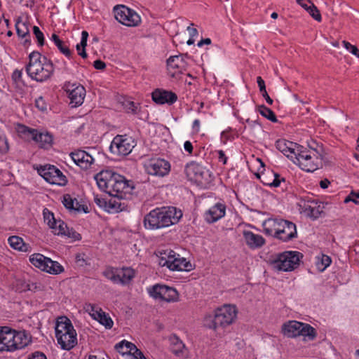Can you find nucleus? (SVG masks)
Instances as JSON below:
<instances>
[{
	"label": "nucleus",
	"instance_id": "obj_1",
	"mask_svg": "<svg viewBox=\"0 0 359 359\" xmlns=\"http://www.w3.org/2000/svg\"><path fill=\"white\" fill-rule=\"evenodd\" d=\"M95 180L101 190L118 199L126 198L134 189L131 182L111 170L100 171L95 175Z\"/></svg>",
	"mask_w": 359,
	"mask_h": 359
},
{
	"label": "nucleus",
	"instance_id": "obj_2",
	"mask_svg": "<svg viewBox=\"0 0 359 359\" xmlns=\"http://www.w3.org/2000/svg\"><path fill=\"white\" fill-rule=\"evenodd\" d=\"M182 217V211L175 207L156 208L145 215L143 225L147 230H157L177 224Z\"/></svg>",
	"mask_w": 359,
	"mask_h": 359
},
{
	"label": "nucleus",
	"instance_id": "obj_3",
	"mask_svg": "<svg viewBox=\"0 0 359 359\" xmlns=\"http://www.w3.org/2000/svg\"><path fill=\"white\" fill-rule=\"evenodd\" d=\"M29 59V63L26 66V72L32 80L41 83L52 76L54 72V65L50 60L41 55L37 51L31 53Z\"/></svg>",
	"mask_w": 359,
	"mask_h": 359
},
{
	"label": "nucleus",
	"instance_id": "obj_4",
	"mask_svg": "<svg viewBox=\"0 0 359 359\" xmlns=\"http://www.w3.org/2000/svg\"><path fill=\"white\" fill-rule=\"evenodd\" d=\"M264 232L266 235L287 242L297 237L296 225L290 221L282 219H269L263 223Z\"/></svg>",
	"mask_w": 359,
	"mask_h": 359
},
{
	"label": "nucleus",
	"instance_id": "obj_5",
	"mask_svg": "<svg viewBox=\"0 0 359 359\" xmlns=\"http://www.w3.org/2000/svg\"><path fill=\"white\" fill-rule=\"evenodd\" d=\"M237 316V309L233 305H224L215 311L213 316L205 319V325L215 331L224 329L232 324Z\"/></svg>",
	"mask_w": 359,
	"mask_h": 359
},
{
	"label": "nucleus",
	"instance_id": "obj_6",
	"mask_svg": "<svg viewBox=\"0 0 359 359\" xmlns=\"http://www.w3.org/2000/svg\"><path fill=\"white\" fill-rule=\"evenodd\" d=\"M296 149L297 151L294 158L293 160L294 163H297L302 170L309 172H313L322 166V158H320V154L316 150H307V148L301 145Z\"/></svg>",
	"mask_w": 359,
	"mask_h": 359
},
{
	"label": "nucleus",
	"instance_id": "obj_7",
	"mask_svg": "<svg viewBox=\"0 0 359 359\" xmlns=\"http://www.w3.org/2000/svg\"><path fill=\"white\" fill-rule=\"evenodd\" d=\"M302 253L297 251H286L278 254L271 262L272 266L283 271H290L295 269L299 265Z\"/></svg>",
	"mask_w": 359,
	"mask_h": 359
},
{
	"label": "nucleus",
	"instance_id": "obj_8",
	"mask_svg": "<svg viewBox=\"0 0 359 359\" xmlns=\"http://www.w3.org/2000/svg\"><path fill=\"white\" fill-rule=\"evenodd\" d=\"M36 170L39 175L50 184L64 187L68 182L67 177L53 165H39Z\"/></svg>",
	"mask_w": 359,
	"mask_h": 359
},
{
	"label": "nucleus",
	"instance_id": "obj_9",
	"mask_svg": "<svg viewBox=\"0 0 359 359\" xmlns=\"http://www.w3.org/2000/svg\"><path fill=\"white\" fill-rule=\"evenodd\" d=\"M103 275L115 284L126 285L134 278L135 273L131 268L108 267L104 271Z\"/></svg>",
	"mask_w": 359,
	"mask_h": 359
},
{
	"label": "nucleus",
	"instance_id": "obj_10",
	"mask_svg": "<svg viewBox=\"0 0 359 359\" xmlns=\"http://www.w3.org/2000/svg\"><path fill=\"white\" fill-rule=\"evenodd\" d=\"M115 18L121 24L128 27L137 26L140 22V16L133 9L125 5H116L114 7Z\"/></svg>",
	"mask_w": 359,
	"mask_h": 359
},
{
	"label": "nucleus",
	"instance_id": "obj_11",
	"mask_svg": "<svg viewBox=\"0 0 359 359\" xmlns=\"http://www.w3.org/2000/svg\"><path fill=\"white\" fill-rule=\"evenodd\" d=\"M135 144V141L132 137L118 135L111 142L109 150L114 154L126 156L132 151Z\"/></svg>",
	"mask_w": 359,
	"mask_h": 359
},
{
	"label": "nucleus",
	"instance_id": "obj_12",
	"mask_svg": "<svg viewBox=\"0 0 359 359\" xmlns=\"http://www.w3.org/2000/svg\"><path fill=\"white\" fill-rule=\"evenodd\" d=\"M20 133L27 137H30L32 140L39 144L41 148L48 149L53 145V136L49 132H41L25 126H21Z\"/></svg>",
	"mask_w": 359,
	"mask_h": 359
},
{
	"label": "nucleus",
	"instance_id": "obj_13",
	"mask_svg": "<svg viewBox=\"0 0 359 359\" xmlns=\"http://www.w3.org/2000/svg\"><path fill=\"white\" fill-rule=\"evenodd\" d=\"M149 295L155 299L167 302H174L178 300V292L172 287L165 285L156 284L147 289Z\"/></svg>",
	"mask_w": 359,
	"mask_h": 359
},
{
	"label": "nucleus",
	"instance_id": "obj_14",
	"mask_svg": "<svg viewBox=\"0 0 359 359\" xmlns=\"http://www.w3.org/2000/svg\"><path fill=\"white\" fill-rule=\"evenodd\" d=\"M63 88L68 94L72 107H76L82 104L86 95V90L83 86H76L75 83L67 82Z\"/></svg>",
	"mask_w": 359,
	"mask_h": 359
},
{
	"label": "nucleus",
	"instance_id": "obj_15",
	"mask_svg": "<svg viewBox=\"0 0 359 359\" xmlns=\"http://www.w3.org/2000/svg\"><path fill=\"white\" fill-rule=\"evenodd\" d=\"M170 169V165L169 162L161 158L151 160L147 168L149 175L158 176L167 175Z\"/></svg>",
	"mask_w": 359,
	"mask_h": 359
},
{
	"label": "nucleus",
	"instance_id": "obj_16",
	"mask_svg": "<svg viewBox=\"0 0 359 359\" xmlns=\"http://www.w3.org/2000/svg\"><path fill=\"white\" fill-rule=\"evenodd\" d=\"M167 66L172 77H175L177 74H182L187 69V63L182 55L170 56L167 60Z\"/></svg>",
	"mask_w": 359,
	"mask_h": 359
},
{
	"label": "nucleus",
	"instance_id": "obj_17",
	"mask_svg": "<svg viewBox=\"0 0 359 359\" xmlns=\"http://www.w3.org/2000/svg\"><path fill=\"white\" fill-rule=\"evenodd\" d=\"M153 101L158 104H168L169 105L175 103L177 100V95L172 92L157 88L151 93Z\"/></svg>",
	"mask_w": 359,
	"mask_h": 359
},
{
	"label": "nucleus",
	"instance_id": "obj_18",
	"mask_svg": "<svg viewBox=\"0 0 359 359\" xmlns=\"http://www.w3.org/2000/svg\"><path fill=\"white\" fill-rule=\"evenodd\" d=\"M13 341L10 346L11 350L22 349L27 346L32 342V335L25 330L17 331L13 334Z\"/></svg>",
	"mask_w": 359,
	"mask_h": 359
},
{
	"label": "nucleus",
	"instance_id": "obj_19",
	"mask_svg": "<svg viewBox=\"0 0 359 359\" xmlns=\"http://www.w3.org/2000/svg\"><path fill=\"white\" fill-rule=\"evenodd\" d=\"M70 155L74 162L84 170L89 168L94 162L93 157L83 150L75 151Z\"/></svg>",
	"mask_w": 359,
	"mask_h": 359
},
{
	"label": "nucleus",
	"instance_id": "obj_20",
	"mask_svg": "<svg viewBox=\"0 0 359 359\" xmlns=\"http://www.w3.org/2000/svg\"><path fill=\"white\" fill-rule=\"evenodd\" d=\"M185 172L188 177L200 182L205 179L207 175L205 169L200 164L194 161L187 165Z\"/></svg>",
	"mask_w": 359,
	"mask_h": 359
},
{
	"label": "nucleus",
	"instance_id": "obj_21",
	"mask_svg": "<svg viewBox=\"0 0 359 359\" xmlns=\"http://www.w3.org/2000/svg\"><path fill=\"white\" fill-rule=\"evenodd\" d=\"M225 211V205L218 203L205 212V219L210 224L215 222L224 216Z\"/></svg>",
	"mask_w": 359,
	"mask_h": 359
},
{
	"label": "nucleus",
	"instance_id": "obj_22",
	"mask_svg": "<svg viewBox=\"0 0 359 359\" xmlns=\"http://www.w3.org/2000/svg\"><path fill=\"white\" fill-rule=\"evenodd\" d=\"M276 147L277 149L281 151L287 157L290 156L293 161V158L295 157V151H297L296 149H299L298 147H300L301 145L293 143L290 141H286L285 140H279L276 141Z\"/></svg>",
	"mask_w": 359,
	"mask_h": 359
},
{
	"label": "nucleus",
	"instance_id": "obj_23",
	"mask_svg": "<svg viewBox=\"0 0 359 359\" xmlns=\"http://www.w3.org/2000/svg\"><path fill=\"white\" fill-rule=\"evenodd\" d=\"M302 322L297 320H289L283 324L281 332L288 338H296L299 337Z\"/></svg>",
	"mask_w": 359,
	"mask_h": 359
},
{
	"label": "nucleus",
	"instance_id": "obj_24",
	"mask_svg": "<svg viewBox=\"0 0 359 359\" xmlns=\"http://www.w3.org/2000/svg\"><path fill=\"white\" fill-rule=\"evenodd\" d=\"M89 306H90V311L92 312L91 316L94 319L104 325L107 329H111L113 327L114 323L109 315L95 305L90 304Z\"/></svg>",
	"mask_w": 359,
	"mask_h": 359
},
{
	"label": "nucleus",
	"instance_id": "obj_25",
	"mask_svg": "<svg viewBox=\"0 0 359 359\" xmlns=\"http://www.w3.org/2000/svg\"><path fill=\"white\" fill-rule=\"evenodd\" d=\"M58 344L63 350L69 351L77 344L76 332L72 331L68 334L56 337Z\"/></svg>",
	"mask_w": 359,
	"mask_h": 359
},
{
	"label": "nucleus",
	"instance_id": "obj_26",
	"mask_svg": "<svg viewBox=\"0 0 359 359\" xmlns=\"http://www.w3.org/2000/svg\"><path fill=\"white\" fill-rule=\"evenodd\" d=\"M243 237L246 244L251 249L259 248L265 243V239L261 235L255 234L250 231H244Z\"/></svg>",
	"mask_w": 359,
	"mask_h": 359
},
{
	"label": "nucleus",
	"instance_id": "obj_27",
	"mask_svg": "<svg viewBox=\"0 0 359 359\" xmlns=\"http://www.w3.org/2000/svg\"><path fill=\"white\" fill-rule=\"evenodd\" d=\"M75 331L71 320L66 316H60L57 319L55 325V337Z\"/></svg>",
	"mask_w": 359,
	"mask_h": 359
},
{
	"label": "nucleus",
	"instance_id": "obj_28",
	"mask_svg": "<svg viewBox=\"0 0 359 359\" xmlns=\"http://www.w3.org/2000/svg\"><path fill=\"white\" fill-rule=\"evenodd\" d=\"M302 212L308 217L317 219L323 212L320 205H317V203L312 201L311 203H304L303 205H301Z\"/></svg>",
	"mask_w": 359,
	"mask_h": 359
},
{
	"label": "nucleus",
	"instance_id": "obj_29",
	"mask_svg": "<svg viewBox=\"0 0 359 359\" xmlns=\"http://www.w3.org/2000/svg\"><path fill=\"white\" fill-rule=\"evenodd\" d=\"M50 259L45 257L40 253H34L29 257V262L41 270L47 271L48 262H50Z\"/></svg>",
	"mask_w": 359,
	"mask_h": 359
},
{
	"label": "nucleus",
	"instance_id": "obj_30",
	"mask_svg": "<svg viewBox=\"0 0 359 359\" xmlns=\"http://www.w3.org/2000/svg\"><path fill=\"white\" fill-rule=\"evenodd\" d=\"M1 337L4 338L3 342L5 344V351L8 352H13V350H11L10 346L13 344V334L15 333V330L11 329L9 327L4 326L0 327Z\"/></svg>",
	"mask_w": 359,
	"mask_h": 359
},
{
	"label": "nucleus",
	"instance_id": "obj_31",
	"mask_svg": "<svg viewBox=\"0 0 359 359\" xmlns=\"http://www.w3.org/2000/svg\"><path fill=\"white\" fill-rule=\"evenodd\" d=\"M299 336L303 337L304 341H313L317 337L316 330L311 325L302 322Z\"/></svg>",
	"mask_w": 359,
	"mask_h": 359
},
{
	"label": "nucleus",
	"instance_id": "obj_32",
	"mask_svg": "<svg viewBox=\"0 0 359 359\" xmlns=\"http://www.w3.org/2000/svg\"><path fill=\"white\" fill-rule=\"evenodd\" d=\"M172 271H189L192 269L191 264L189 262H187L185 258L180 257L179 255H177V259H172Z\"/></svg>",
	"mask_w": 359,
	"mask_h": 359
},
{
	"label": "nucleus",
	"instance_id": "obj_33",
	"mask_svg": "<svg viewBox=\"0 0 359 359\" xmlns=\"http://www.w3.org/2000/svg\"><path fill=\"white\" fill-rule=\"evenodd\" d=\"M8 241L11 247L15 250L22 252H28L29 250L30 246L26 244L22 238L18 236H10Z\"/></svg>",
	"mask_w": 359,
	"mask_h": 359
},
{
	"label": "nucleus",
	"instance_id": "obj_34",
	"mask_svg": "<svg viewBox=\"0 0 359 359\" xmlns=\"http://www.w3.org/2000/svg\"><path fill=\"white\" fill-rule=\"evenodd\" d=\"M29 22L22 21L21 17H18L15 22V29L17 34L19 37L23 39L29 37Z\"/></svg>",
	"mask_w": 359,
	"mask_h": 359
},
{
	"label": "nucleus",
	"instance_id": "obj_35",
	"mask_svg": "<svg viewBox=\"0 0 359 359\" xmlns=\"http://www.w3.org/2000/svg\"><path fill=\"white\" fill-rule=\"evenodd\" d=\"M169 341L170 344L171 351L174 354L179 355L183 353V351L185 348V345L177 335H171L169 338Z\"/></svg>",
	"mask_w": 359,
	"mask_h": 359
},
{
	"label": "nucleus",
	"instance_id": "obj_36",
	"mask_svg": "<svg viewBox=\"0 0 359 359\" xmlns=\"http://www.w3.org/2000/svg\"><path fill=\"white\" fill-rule=\"evenodd\" d=\"M115 348L122 355H125L132 354L137 348L134 344L126 340H123L115 345Z\"/></svg>",
	"mask_w": 359,
	"mask_h": 359
},
{
	"label": "nucleus",
	"instance_id": "obj_37",
	"mask_svg": "<svg viewBox=\"0 0 359 359\" xmlns=\"http://www.w3.org/2000/svg\"><path fill=\"white\" fill-rule=\"evenodd\" d=\"M51 40L54 42L55 45L59 49L61 53L65 55L67 57L69 58L72 56V51L65 44L64 41H62L59 36L53 34L51 36Z\"/></svg>",
	"mask_w": 359,
	"mask_h": 359
},
{
	"label": "nucleus",
	"instance_id": "obj_38",
	"mask_svg": "<svg viewBox=\"0 0 359 359\" xmlns=\"http://www.w3.org/2000/svg\"><path fill=\"white\" fill-rule=\"evenodd\" d=\"M88 37V33L86 31L81 32V42L76 46L78 54L83 58H86L88 55L86 51V47L87 46V40Z\"/></svg>",
	"mask_w": 359,
	"mask_h": 359
},
{
	"label": "nucleus",
	"instance_id": "obj_39",
	"mask_svg": "<svg viewBox=\"0 0 359 359\" xmlns=\"http://www.w3.org/2000/svg\"><path fill=\"white\" fill-rule=\"evenodd\" d=\"M163 254L165 257H161L159 264L161 266H167V267L171 270L172 261L174 259H177V255L172 250H170L168 253L165 252Z\"/></svg>",
	"mask_w": 359,
	"mask_h": 359
},
{
	"label": "nucleus",
	"instance_id": "obj_40",
	"mask_svg": "<svg viewBox=\"0 0 359 359\" xmlns=\"http://www.w3.org/2000/svg\"><path fill=\"white\" fill-rule=\"evenodd\" d=\"M258 111L262 116L266 118L268 120L273 123H276L278 121L274 112L271 109L266 107L264 104L259 107Z\"/></svg>",
	"mask_w": 359,
	"mask_h": 359
},
{
	"label": "nucleus",
	"instance_id": "obj_41",
	"mask_svg": "<svg viewBox=\"0 0 359 359\" xmlns=\"http://www.w3.org/2000/svg\"><path fill=\"white\" fill-rule=\"evenodd\" d=\"M50 228L53 230L54 234L64 236L67 226L63 221L56 219L55 224L50 226Z\"/></svg>",
	"mask_w": 359,
	"mask_h": 359
},
{
	"label": "nucleus",
	"instance_id": "obj_42",
	"mask_svg": "<svg viewBox=\"0 0 359 359\" xmlns=\"http://www.w3.org/2000/svg\"><path fill=\"white\" fill-rule=\"evenodd\" d=\"M274 176V172L271 170H264L257 174V177L259 179L261 182H262L264 185L269 186L271 185V178Z\"/></svg>",
	"mask_w": 359,
	"mask_h": 359
},
{
	"label": "nucleus",
	"instance_id": "obj_43",
	"mask_svg": "<svg viewBox=\"0 0 359 359\" xmlns=\"http://www.w3.org/2000/svg\"><path fill=\"white\" fill-rule=\"evenodd\" d=\"M50 262H48V266L46 272L50 274H60L64 271L63 266L57 262L53 261L50 259Z\"/></svg>",
	"mask_w": 359,
	"mask_h": 359
},
{
	"label": "nucleus",
	"instance_id": "obj_44",
	"mask_svg": "<svg viewBox=\"0 0 359 359\" xmlns=\"http://www.w3.org/2000/svg\"><path fill=\"white\" fill-rule=\"evenodd\" d=\"M310 15L318 22H320L322 20L321 15L318 8L313 4L308 7L306 10Z\"/></svg>",
	"mask_w": 359,
	"mask_h": 359
},
{
	"label": "nucleus",
	"instance_id": "obj_45",
	"mask_svg": "<svg viewBox=\"0 0 359 359\" xmlns=\"http://www.w3.org/2000/svg\"><path fill=\"white\" fill-rule=\"evenodd\" d=\"M76 201V198H72L69 194H65L63 196L62 203L67 209L73 210Z\"/></svg>",
	"mask_w": 359,
	"mask_h": 359
},
{
	"label": "nucleus",
	"instance_id": "obj_46",
	"mask_svg": "<svg viewBox=\"0 0 359 359\" xmlns=\"http://www.w3.org/2000/svg\"><path fill=\"white\" fill-rule=\"evenodd\" d=\"M332 260L331 258L327 256L323 255L320 262L317 263L318 268L320 271H324L327 266L331 264Z\"/></svg>",
	"mask_w": 359,
	"mask_h": 359
},
{
	"label": "nucleus",
	"instance_id": "obj_47",
	"mask_svg": "<svg viewBox=\"0 0 359 359\" xmlns=\"http://www.w3.org/2000/svg\"><path fill=\"white\" fill-rule=\"evenodd\" d=\"M43 218L45 222L47 223V224L50 226L55 224V218L54 217L53 213L48 210L47 209H45L43 210Z\"/></svg>",
	"mask_w": 359,
	"mask_h": 359
},
{
	"label": "nucleus",
	"instance_id": "obj_48",
	"mask_svg": "<svg viewBox=\"0 0 359 359\" xmlns=\"http://www.w3.org/2000/svg\"><path fill=\"white\" fill-rule=\"evenodd\" d=\"M33 33L37 39L39 46H43L44 36H43V32L40 30V29L37 26L33 27Z\"/></svg>",
	"mask_w": 359,
	"mask_h": 359
},
{
	"label": "nucleus",
	"instance_id": "obj_49",
	"mask_svg": "<svg viewBox=\"0 0 359 359\" xmlns=\"http://www.w3.org/2000/svg\"><path fill=\"white\" fill-rule=\"evenodd\" d=\"M122 204L119 201H116L115 199H110L107 203V208L114 210L116 212L121 211L123 208L121 207Z\"/></svg>",
	"mask_w": 359,
	"mask_h": 359
},
{
	"label": "nucleus",
	"instance_id": "obj_50",
	"mask_svg": "<svg viewBox=\"0 0 359 359\" xmlns=\"http://www.w3.org/2000/svg\"><path fill=\"white\" fill-rule=\"evenodd\" d=\"M308 147H309V149L307 148V150H315L316 151H316L320 154V158H323V147H322V146L319 145L316 142L311 140L310 142H308Z\"/></svg>",
	"mask_w": 359,
	"mask_h": 359
},
{
	"label": "nucleus",
	"instance_id": "obj_51",
	"mask_svg": "<svg viewBox=\"0 0 359 359\" xmlns=\"http://www.w3.org/2000/svg\"><path fill=\"white\" fill-rule=\"evenodd\" d=\"M124 106L128 112H131L134 114L138 113V106L133 101H127L124 103Z\"/></svg>",
	"mask_w": 359,
	"mask_h": 359
},
{
	"label": "nucleus",
	"instance_id": "obj_52",
	"mask_svg": "<svg viewBox=\"0 0 359 359\" xmlns=\"http://www.w3.org/2000/svg\"><path fill=\"white\" fill-rule=\"evenodd\" d=\"M64 236H67L68 238H72L74 241H79L81 239V236L80 233L76 232L73 229H66L65 233Z\"/></svg>",
	"mask_w": 359,
	"mask_h": 359
},
{
	"label": "nucleus",
	"instance_id": "obj_53",
	"mask_svg": "<svg viewBox=\"0 0 359 359\" xmlns=\"http://www.w3.org/2000/svg\"><path fill=\"white\" fill-rule=\"evenodd\" d=\"M35 106L42 111H46L47 109V104L43 98V97H39L36 100Z\"/></svg>",
	"mask_w": 359,
	"mask_h": 359
},
{
	"label": "nucleus",
	"instance_id": "obj_54",
	"mask_svg": "<svg viewBox=\"0 0 359 359\" xmlns=\"http://www.w3.org/2000/svg\"><path fill=\"white\" fill-rule=\"evenodd\" d=\"M281 182H285V179L280 178L278 174L274 172V176L271 178L270 187H278L280 186Z\"/></svg>",
	"mask_w": 359,
	"mask_h": 359
},
{
	"label": "nucleus",
	"instance_id": "obj_55",
	"mask_svg": "<svg viewBox=\"0 0 359 359\" xmlns=\"http://www.w3.org/2000/svg\"><path fill=\"white\" fill-rule=\"evenodd\" d=\"M76 262L79 266H84L88 265L84 254H77L76 255Z\"/></svg>",
	"mask_w": 359,
	"mask_h": 359
},
{
	"label": "nucleus",
	"instance_id": "obj_56",
	"mask_svg": "<svg viewBox=\"0 0 359 359\" xmlns=\"http://www.w3.org/2000/svg\"><path fill=\"white\" fill-rule=\"evenodd\" d=\"M73 210L76 212H83L85 213H87V212H89L88 206L86 205L80 204L77 200H76V201L75 203V205L74 207Z\"/></svg>",
	"mask_w": 359,
	"mask_h": 359
},
{
	"label": "nucleus",
	"instance_id": "obj_57",
	"mask_svg": "<svg viewBox=\"0 0 359 359\" xmlns=\"http://www.w3.org/2000/svg\"><path fill=\"white\" fill-rule=\"evenodd\" d=\"M28 359H47L46 355L39 351H36L29 355Z\"/></svg>",
	"mask_w": 359,
	"mask_h": 359
},
{
	"label": "nucleus",
	"instance_id": "obj_58",
	"mask_svg": "<svg viewBox=\"0 0 359 359\" xmlns=\"http://www.w3.org/2000/svg\"><path fill=\"white\" fill-rule=\"evenodd\" d=\"M95 203L100 208H103L104 209H107V203L108 202L105 201L104 198H95Z\"/></svg>",
	"mask_w": 359,
	"mask_h": 359
},
{
	"label": "nucleus",
	"instance_id": "obj_59",
	"mask_svg": "<svg viewBox=\"0 0 359 359\" xmlns=\"http://www.w3.org/2000/svg\"><path fill=\"white\" fill-rule=\"evenodd\" d=\"M257 83L258 84L259 91L261 93L264 92V90H266L264 81L262 79L261 76H257Z\"/></svg>",
	"mask_w": 359,
	"mask_h": 359
},
{
	"label": "nucleus",
	"instance_id": "obj_60",
	"mask_svg": "<svg viewBox=\"0 0 359 359\" xmlns=\"http://www.w3.org/2000/svg\"><path fill=\"white\" fill-rule=\"evenodd\" d=\"M93 67L96 69L102 70L106 67V65L104 62L100 60H97L93 63Z\"/></svg>",
	"mask_w": 359,
	"mask_h": 359
},
{
	"label": "nucleus",
	"instance_id": "obj_61",
	"mask_svg": "<svg viewBox=\"0 0 359 359\" xmlns=\"http://www.w3.org/2000/svg\"><path fill=\"white\" fill-rule=\"evenodd\" d=\"M132 355L135 359H147L143 353L138 348H136L134 352H133Z\"/></svg>",
	"mask_w": 359,
	"mask_h": 359
},
{
	"label": "nucleus",
	"instance_id": "obj_62",
	"mask_svg": "<svg viewBox=\"0 0 359 359\" xmlns=\"http://www.w3.org/2000/svg\"><path fill=\"white\" fill-rule=\"evenodd\" d=\"M0 140L4 143V146L0 147V152L6 153L9 149L8 141L6 138H0Z\"/></svg>",
	"mask_w": 359,
	"mask_h": 359
},
{
	"label": "nucleus",
	"instance_id": "obj_63",
	"mask_svg": "<svg viewBox=\"0 0 359 359\" xmlns=\"http://www.w3.org/2000/svg\"><path fill=\"white\" fill-rule=\"evenodd\" d=\"M37 288L36 284L34 283H26L25 287L22 289L23 291H34Z\"/></svg>",
	"mask_w": 359,
	"mask_h": 359
},
{
	"label": "nucleus",
	"instance_id": "obj_64",
	"mask_svg": "<svg viewBox=\"0 0 359 359\" xmlns=\"http://www.w3.org/2000/svg\"><path fill=\"white\" fill-rule=\"evenodd\" d=\"M184 149L189 154H191L193 151V145L191 142L190 141H186L184 144Z\"/></svg>",
	"mask_w": 359,
	"mask_h": 359
}]
</instances>
